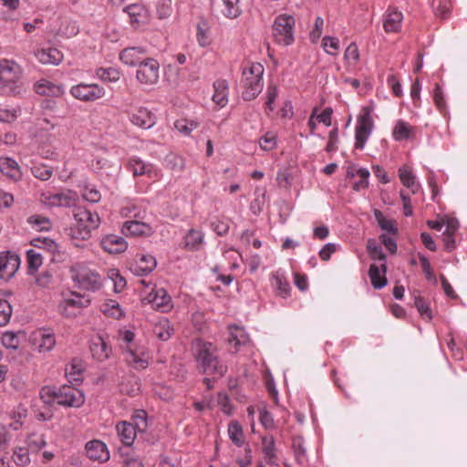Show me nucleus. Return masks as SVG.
<instances>
[{
    "label": "nucleus",
    "instance_id": "f257e3e1",
    "mask_svg": "<svg viewBox=\"0 0 467 467\" xmlns=\"http://www.w3.org/2000/svg\"><path fill=\"white\" fill-rule=\"evenodd\" d=\"M26 92L23 69L14 60H0V95L19 97Z\"/></svg>",
    "mask_w": 467,
    "mask_h": 467
},
{
    "label": "nucleus",
    "instance_id": "f03ea898",
    "mask_svg": "<svg viewBox=\"0 0 467 467\" xmlns=\"http://www.w3.org/2000/svg\"><path fill=\"white\" fill-rule=\"evenodd\" d=\"M195 358L198 366L205 374L223 377L227 371L226 366L218 359L216 347L210 342L196 341Z\"/></svg>",
    "mask_w": 467,
    "mask_h": 467
},
{
    "label": "nucleus",
    "instance_id": "7ed1b4c3",
    "mask_svg": "<svg viewBox=\"0 0 467 467\" xmlns=\"http://www.w3.org/2000/svg\"><path fill=\"white\" fill-rule=\"evenodd\" d=\"M263 74L264 67L260 63H251L244 67L240 85L244 100H252L261 93L264 87Z\"/></svg>",
    "mask_w": 467,
    "mask_h": 467
},
{
    "label": "nucleus",
    "instance_id": "20e7f679",
    "mask_svg": "<svg viewBox=\"0 0 467 467\" xmlns=\"http://www.w3.org/2000/svg\"><path fill=\"white\" fill-rule=\"evenodd\" d=\"M71 278L78 288L95 292L101 288V276L94 270L76 264L70 268Z\"/></svg>",
    "mask_w": 467,
    "mask_h": 467
},
{
    "label": "nucleus",
    "instance_id": "39448f33",
    "mask_svg": "<svg viewBox=\"0 0 467 467\" xmlns=\"http://www.w3.org/2000/svg\"><path fill=\"white\" fill-rule=\"evenodd\" d=\"M73 216L75 220L73 229L77 231L76 237L82 240L88 239L90 232L97 229L100 223L99 214L85 208L75 209Z\"/></svg>",
    "mask_w": 467,
    "mask_h": 467
},
{
    "label": "nucleus",
    "instance_id": "423d86ee",
    "mask_svg": "<svg viewBox=\"0 0 467 467\" xmlns=\"http://www.w3.org/2000/svg\"><path fill=\"white\" fill-rule=\"evenodd\" d=\"M295 17L282 14L275 17L273 24V36L275 42L283 46H290L295 40Z\"/></svg>",
    "mask_w": 467,
    "mask_h": 467
},
{
    "label": "nucleus",
    "instance_id": "0eeeda50",
    "mask_svg": "<svg viewBox=\"0 0 467 467\" xmlns=\"http://www.w3.org/2000/svg\"><path fill=\"white\" fill-rule=\"evenodd\" d=\"M374 127L372 119V109L370 107H364L358 117L355 129V148L363 150Z\"/></svg>",
    "mask_w": 467,
    "mask_h": 467
},
{
    "label": "nucleus",
    "instance_id": "6e6552de",
    "mask_svg": "<svg viewBox=\"0 0 467 467\" xmlns=\"http://www.w3.org/2000/svg\"><path fill=\"white\" fill-rule=\"evenodd\" d=\"M90 303L91 300L88 296L73 292L58 305V312L66 317H75Z\"/></svg>",
    "mask_w": 467,
    "mask_h": 467
},
{
    "label": "nucleus",
    "instance_id": "1a4fd4ad",
    "mask_svg": "<svg viewBox=\"0 0 467 467\" xmlns=\"http://www.w3.org/2000/svg\"><path fill=\"white\" fill-rule=\"evenodd\" d=\"M77 192L71 190H62L57 192H44L40 194L39 202L47 207H70L77 202Z\"/></svg>",
    "mask_w": 467,
    "mask_h": 467
},
{
    "label": "nucleus",
    "instance_id": "9d476101",
    "mask_svg": "<svg viewBox=\"0 0 467 467\" xmlns=\"http://www.w3.org/2000/svg\"><path fill=\"white\" fill-rule=\"evenodd\" d=\"M69 92L76 99L86 102L99 99L106 94L104 88L95 83H79L72 86Z\"/></svg>",
    "mask_w": 467,
    "mask_h": 467
},
{
    "label": "nucleus",
    "instance_id": "9b49d317",
    "mask_svg": "<svg viewBox=\"0 0 467 467\" xmlns=\"http://www.w3.org/2000/svg\"><path fill=\"white\" fill-rule=\"evenodd\" d=\"M138 67L136 78L140 84L151 86L158 82L160 64L156 59L150 57Z\"/></svg>",
    "mask_w": 467,
    "mask_h": 467
},
{
    "label": "nucleus",
    "instance_id": "f8f14e48",
    "mask_svg": "<svg viewBox=\"0 0 467 467\" xmlns=\"http://www.w3.org/2000/svg\"><path fill=\"white\" fill-rule=\"evenodd\" d=\"M84 402V394L78 389L67 385L57 389V403L58 405L79 408Z\"/></svg>",
    "mask_w": 467,
    "mask_h": 467
},
{
    "label": "nucleus",
    "instance_id": "ddd939ff",
    "mask_svg": "<svg viewBox=\"0 0 467 467\" xmlns=\"http://www.w3.org/2000/svg\"><path fill=\"white\" fill-rule=\"evenodd\" d=\"M151 307L161 313H169L173 308L171 296L164 288L153 287L145 297Z\"/></svg>",
    "mask_w": 467,
    "mask_h": 467
},
{
    "label": "nucleus",
    "instance_id": "4468645a",
    "mask_svg": "<svg viewBox=\"0 0 467 467\" xmlns=\"http://www.w3.org/2000/svg\"><path fill=\"white\" fill-rule=\"evenodd\" d=\"M124 356L127 364L134 369L141 370L149 366L150 356L144 347L129 346Z\"/></svg>",
    "mask_w": 467,
    "mask_h": 467
},
{
    "label": "nucleus",
    "instance_id": "2eb2a0df",
    "mask_svg": "<svg viewBox=\"0 0 467 467\" xmlns=\"http://www.w3.org/2000/svg\"><path fill=\"white\" fill-rule=\"evenodd\" d=\"M20 265V259L17 254L10 252L0 254V279L9 280L12 278Z\"/></svg>",
    "mask_w": 467,
    "mask_h": 467
},
{
    "label": "nucleus",
    "instance_id": "dca6fc26",
    "mask_svg": "<svg viewBox=\"0 0 467 467\" xmlns=\"http://www.w3.org/2000/svg\"><path fill=\"white\" fill-rule=\"evenodd\" d=\"M147 49L143 47H130L122 49L119 53V59L130 67H137L148 59Z\"/></svg>",
    "mask_w": 467,
    "mask_h": 467
},
{
    "label": "nucleus",
    "instance_id": "f3484780",
    "mask_svg": "<svg viewBox=\"0 0 467 467\" xmlns=\"http://www.w3.org/2000/svg\"><path fill=\"white\" fill-rule=\"evenodd\" d=\"M130 121L141 129H150L156 123L155 115L147 108L140 107L134 111H129Z\"/></svg>",
    "mask_w": 467,
    "mask_h": 467
},
{
    "label": "nucleus",
    "instance_id": "a211bd4d",
    "mask_svg": "<svg viewBox=\"0 0 467 467\" xmlns=\"http://www.w3.org/2000/svg\"><path fill=\"white\" fill-rule=\"evenodd\" d=\"M157 266V261L151 254H140L137 255V260L130 266L131 272L136 275H147Z\"/></svg>",
    "mask_w": 467,
    "mask_h": 467
},
{
    "label": "nucleus",
    "instance_id": "6ab92c4d",
    "mask_svg": "<svg viewBox=\"0 0 467 467\" xmlns=\"http://www.w3.org/2000/svg\"><path fill=\"white\" fill-rule=\"evenodd\" d=\"M32 340L34 346L40 353L51 351L56 345L54 334L47 329H40L35 332Z\"/></svg>",
    "mask_w": 467,
    "mask_h": 467
},
{
    "label": "nucleus",
    "instance_id": "aec40b11",
    "mask_svg": "<svg viewBox=\"0 0 467 467\" xmlns=\"http://www.w3.org/2000/svg\"><path fill=\"white\" fill-rule=\"evenodd\" d=\"M87 456L92 461L105 462L109 459V451L107 445L99 440H93L86 443Z\"/></svg>",
    "mask_w": 467,
    "mask_h": 467
},
{
    "label": "nucleus",
    "instance_id": "412c9836",
    "mask_svg": "<svg viewBox=\"0 0 467 467\" xmlns=\"http://www.w3.org/2000/svg\"><path fill=\"white\" fill-rule=\"evenodd\" d=\"M399 178L404 187L409 189L412 194H416L420 190V183L417 180L412 169L408 165H402L398 171Z\"/></svg>",
    "mask_w": 467,
    "mask_h": 467
},
{
    "label": "nucleus",
    "instance_id": "4be33fe9",
    "mask_svg": "<svg viewBox=\"0 0 467 467\" xmlns=\"http://www.w3.org/2000/svg\"><path fill=\"white\" fill-rule=\"evenodd\" d=\"M100 244L102 248L109 254H120L128 248L126 240L115 234L106 235L102 238Z\"/></svg>",
    "mask_w": 467,
    "mask_h": 467
},
{
    "label": "nucleus",
    "instance_id": "5701e85b",
    "mask_svg": "<svg viewBox=\"0 0 467 467\" xmlns=\"http://www.w3.org/2000/svg\"><path fill=\"white\" fill-rule=\"evenodd\" d=\"M116 431L120 441L128 447L134 443L137 432H139L131 422L125 420L116 425Z\"/></svg>",
    "mask_w": 467,
    "mask_h": 467
},
{
    "label": "nucleus",
    "instance_id": "b1692460",
    "mask_svg": "<svg viewBox=\"0 0 467 467\" xmlns=\"http://www.w3.org/2000/svg\"><path fill=\"white\" fill-rule=\"evenodd\" d=\"M403 20L401 12L389 9L384 15L383 27L386 33H397L400 30Z\"/></svg>",
    "mask_w": 467,
    "mask_h": 467
},
{
    "label": "nucleus",
    "instance_id": "393cba45",
    "mask_svg": "<svg viewBox=\"0 0 467 467\" xmlns=\"http://www.w3.org/2000/svg\"><path fill=\"white\" fill-rule=\"evenodd\" d=\"M90 352L96 360L103 362L109 358L111 348L101 337H97L91 341Z\"/></svg>",
    "mask_w": 467,
    "mask_h": 467
},
{
    "label": "nucleus",
    "instance_id": "a878e982",
    "mask_svg": "<svg viewBox=\"0 0 467 467\" xmlns=\"http://www.w3.org/2000/svg\"><path fill=\"white\" fill-rule=\"evenodd\" d=\"M0 171L13 181H19L22 178L20 166L10 157L0 158Z\"/></svg>",
    "mask_w": 467,
    "mask_h": 467
},
{
    "label": "nucleus",
    "instance_id": "bb28decb",
    "mask_svg": "<svg viewBox=\"0 0 467 467\" xmlns=\"http://www.w3.org/2000/svg\"><path fill=\"white\" fill-rule=\"evenodd\" d=\"M35 91L38 95L60 97L64 94L65 90L63 86L57 85L47 79H41L34 86Z\"/></svg>",
    "mask_w": 467,
    "mask_h": 467
},
{
    "label": "nucleus",
    "instance_id": "cd10ccee",
    "mask_svg": "<svg viewBox=\"0 0 467 467\" xmlns=\"http://www.w3.org/2000/svg\"><path fill=\"white\" fill-rule=\"evenodd\" d=\"M415 136V128L403 119H398L392 130V138L395 141L410 140Z\"/></svg>",
    "mask_w": 467,
    "mask_h": 467
},
{
    "label": "nucleus",
    "instance_id": "c85d7f7f",
    "mask_svg": "<svg viewBox=\"0 0 467 467\" xmlns=\"http://www.w3.org/2000/svg\"><path fill=\"white\" fill-rule=\"evenodd\" d=\"M36 57L42 64L58 65L63 59V54L55 47H47L38 50Z\"/></svg>",
    "mask_w": 467,
    "mask_h": 467
},
{
    "label": "nucleus",
    "instance_id": "c756f323",
    "mask_svg": "<svg viewBox=\"0 0 467 467\" xmlns=\"http://www.w3.org/2000/svg\"><path fill=\"white\" fill-rule=\"evenodd\" d=\"M128 170L134 176L144 175L145 173H154L155 177L159 176V171L150 164H145L142 161L136 158L130 159L128 162Z\"/></svg>",
    "mask_w": 467,
    "mask_h": 467
},
{
    "label": "nucleus",
    "instance_id": "7c9ffc66",
    "mask_svg": "<svg viewBox=\"0 0 467 467\" xmlns=\"http://www.w3.org/2000/svg\"><path fill=\"white\" fill-rule=\"evenodd\" d=\"M174 328L171 321L166 317H161L153 327L154 335L161 340H168L173 334Z\"/></svg>",
    "mask_w": 467,
    "mask_h": 467
},
{
    "label": "nucleus",
    "instance_id": "2f4dec72",
    "mask_svg": "<svg viewBox=\"0 0 467 467\" xmlns=\"http://www.w3.org/2000/svg\"><path fill=\"white\" fill-rule=\"evenodd\" d=\"M131 24H144L148 18V10L141 5L132 4L124 8Z\"/></svg>",
    "mask_w": 467,
    "mask_h": 467
},
{
    "label": "nucleus",
    "instance_id": "473e14b6",
    "mask_svg": "<svg viewBox=\"0 0 467 467\" xmlns=\"http://www.w3.org/2000/svg\"><path fill=\"white\" fill-rule=\"evenodd\" d=\"M121 231L126 235H147L150 232V227L142 222L127 221L123 223Z\"/></svg>",
    "mask_w": 467,
    "mask_h": 467
},
{
    "label": "nucleus",
    "instance_id": "72a5a7b5",
    "mask_svg": "<svg viewBox=\"0 0 467 467\" xmlns=\"http://www.w3.org/2000/svg\"><path fill=\"white\" fill-rule=\"evenodd\" d=\"M367 249L369 256L374 261H379L382 272H387L386 255L382 251L381 246L374 239H368Z\"/></svg>",
    "mask_w": 467,
    "mask_h": 467
},
{
    "label": "nucleus",
    "instance_id": "f704fd0d",
    "mask_svg": "<svg viewBox=\"0 0 467 467\" xmlns=\"http://www.w3.org/2000/svg\"><path fill=\"white\" fill-rule=\"evenodd\" d=\"M214 93L213 101L219 107H224L228 102V85L225 80H217L213 84Z\"/></svg>",
    "mask_w": 467,
    "mask_h": 467
},
{
    "label": "nucleus",
    "instance_id": "c9c22d12",
    "mask_svg": "<svg viewBox=\"0 0 467 467\" xmlns=\"http://www.w3.org/2000/svg\"><path fill=\"white\" fill-rule=\"evenodd\" d=\"M271 285L280 296L284 298L288 296L290 285L282 273L275 272L271 275Z\"/></svg>",
    "mask_w": 467,
    "mask_h": 467
},
{
    "label": "nucleus",
    "instance_id": "e433bc0d",
    "mask_svg": "<svg viewBox=\"0 0 467 467\" xmlns=\"http://www.w3.org/2000/svg\"><path fill=\"white\" fill-rule=\"evenodd\" d=\"M262 451L268 464H274L276 459L275 438L272 435L262 437Z\"/></svg>",
    "mask_w": 467,
    "mask_h": 467
},
{
    "label": "nucleus",
    "instance_id": "4c0bfd02",
    "mask_svg": "<svg viewBox=\"0 0 467 467\" xmlns=\"http://www.w3.org/2000/svg\"><path fill=\"white\" fill-rule=\"evenodd\" d=\"M228 342L235 348L244 345L248 342L249 337L243 327L236 325L229 327Z\"/></svg>",
    "mask_w": 467,
    "mask_h": 467
},
{
    "label": "nucleus",
    "instance_id": "58836bf2",
    "mask_svg": "<svg viewBox=\"0 0 467 467\" xmlns=\"http://www.w3.org/2000/svg\"><path fill=\"white\" fill-rule=\"evenodd\" d=\"M220 12L227 18L234 19L240 16V0H221Z\"/></svg>",
    "mask_w": 467,
    "mask_h": 467
},
{
    "label": "nucleus",
    "instance_id": "ea45409f",
    "mask_svg": "<svg viewBox=\"0 0 467 467\" xmlns=\"http://www.w3.org/2000/svg\"><path fill=\"white\" fill-rule=\"evenodd\" d=\"M203 243V234L191 229L184 236V246L190 251H198Z\"/></svg>",
    "mask_w": 467,
    "mask_h": 467
},
{
    "label": "nucleus",
    "instance_id": "a19ab883",
    "mask_svg": "<svg viewBox=\"0 0 467 467\" xmlns=\"http://www.w3.org/2000/svg\"><path fill=\"white\" fill-rule=\"evenodd\" d=\"M386 272H382L380 265H371L368 271V275L372 286L375 289H381L387 285Z\"/></svg>",
    "mask_w": 467,
    "mask_h": 467
},
{
    "label": "nucleus",
    "instance_id": "79ce46f5",
    "mask_svg": "<svg viewBox=\"0 0 467 467\" xmlns=\"http://www.w3.org/2000/svg\"><path fill=\"white\" fill-rule=\"evenodd\" d=\"M100 310L108 317L120 319L124 317V311L116 300L108 299L101 306Z\"/></svg>",
    "mask_w": 467,
    "mask_h": 467
},
{
    "label": "nucleus",
    "instance_id": "37998d69",
    "mask_svg": "<svg viewBox=\"0 0 467 467\" xmlns=\"http://www.w3.org/2000/svg\"><path fill=\"white\" fill-rule=\"evenodd\" d=\"M228 435L230 440L235 444L237 447H242L244 442V431L241 424L233 420L228 425Z\"/></svg>",
    "mask_w": 467,
    "mask_h": 467
},
{
    "label": "nucleus",
    "instance_id": "c03bdc74",
    "mask_svg": "<svg viewBox=\"0 0 467 467\" xmlns=\"http://www.w3.org/2000/svg\"><path fill=\"white\" fill-rule=\"evenodd\" d=\"M293 449L296 462L300 465H306L308 462L306 449L304 446V441L301 437L294 438Z\"/></svg>",
    "mask_w": 467,
    "mask_h": 467
},
{
    "label": "nucleus",
    "instance_id": "a18cd8bd",
    "mask_svg": "<svg viewBox=\"0 0 467 467\" xmlns=\"http://www.w3.org/2000/svg\"><path fill=\"white\" fill-rule=\"evenodd\" d=\"M31 244L34 245L36 248L42 249L53 254L58 251V246L57 243L53 239L47 237L34 238L31 241Z\"/></svg>",
    "mask_w": 467,
    "mask_h": 467
},
{
    "label": "nucleus",
    "instance_id": "49530a36",
    "mask_svg": "<svg viewBox=\"0 0 467 467\" xmlns=\"http://www.w3.org/2000/svg\"><path fill=\"white\" fill-rule=\"evenodd\" d=\"M165 165L174 172H182L185 168V160L180 155L170 153L165 158Z\"/></svg>",
    "mask_w": 467,
    "mask_h": 467
},
{
    "label": "nucleus",
    "instance_id": "de8ad7c7",
    "mask_svg": "<svg viewBox=\"0 0 467 467\" xmlns=\"http://www.w3.org/2000/svg\"><path fill=\"white\" fill-rule=\"evenodd\" d=\"M27 222L36 231H49L52 228L51 221L46 216L38 214L31 215L27 219Z\"/></svg>",
    "mask_w": 467,
    "mask_h": 467
},
{
    "label": "nucleus",
    "instance_id": "09e8293b",
    "mask_svg": "<svg viewBox=\"0 0 467 467\" xmlns=\"http://www.w3.org/2000/svg\"><path fill=\"white\" fill-rule=\"evenodd\" d=\"M196 38L198 44L202 47H208L211 44V37L207 23L202 21L196 26Z\"/></svg>",
    "mask_w": 467,
    "mask_h": 467
},
{
    "label": "nucleus",
    "instance_id": "8fccbe9b",
    "mask_svg": "<svg viewBox=\"0 0 467 467\" xmlns=\"http://www.w3.org/2000/svg\"><path fill=\"white\" fill-rule=\"evenodd\" d=\"M431 5L435 16L440 18H446L451 13V0H432Z\"/></svg>",
    "mask_w": 467,
    "mask_h": 467
},
{
    "label": "nucleus",
    "instance_id": "3c124183",
    "mask_svg": "<svg viewBox=\"0 0 467 467\" xmlns=\"http://www.w3.org/2000/svg\"><path fill=\"white\" fill-rule=\"evenodd\" d=\"M31 172L35 178L41 181L49 180L53 174L52 169L43 163H33Z\"/></svg>",
    "mask_w": 467,
    "mask_h": 467
},
{
    "label": "nucleus",
    "instance_id": "603ef678",
    "mask_svg": "<svg viewBox=\"0 0 467 467\" xmlns=\"http://www.w3.org/2000/svg\"><path fill=\"white\" fill-rule=\"evenodd\" d=\"M28 271L34 274L42 265L43 256L40 253L34 249H29L26 252Z\"/></svg>",
    "mask_w": 467,
    "mask_h": 467
},
{
    "label": "nucleus",
    "instance_id": "864d4df0",
    "mask_svg": "<svg viewBox=\"0 0 467 467\" xmlns=\"http://www.w3.org/2000/svg\"><path fill=\"white\" fill-rule=\"evenodd\" d=\"M131 422L134 427L138 430L139 432H144L146 431L148 428V420H147V413L143 410H136L131 418Z\"/></svg>",
    "mask_w": 467,
    "mask_h": 467
},
{
    "label": "nucleus",
    "instance_id": "5fc2aeb1",
    "mask_svg": "<svg viewBox=\"0 0 467 467\" xmlns=\"http://www.w3.org/2000/svg\"><path fill=\"white\" fill-rule=\"evenodd\" d=\"M66 377L71 384H78L82 381V368L74 363L66 367Z\"/></svg>",
    "mask_w": 467,
    "mask_h": 467
},
{
    "label": "nucleus",
    "instance_id": "6e6d98bb",
    "mask_svg": "<svg viewBox=\"0 0 467 467\" xmlns=\"http://www.w3.org/2000/svg\"><path fill=\"white\" fill-rule=\"evenodd\" d=\"M96 76L103 81L116 82L119 79V72L112 67L98 68Z\"/></svg>",
    "mask_w": 467,
    "mask_h": 467
},
{
    "label": "nucleus",
    "instance_id": "4d7b16f0",
    "mask_svg": "<svg viewBox=\"0 0 467 467\" xmlns=\"http://www.w3.org/2000/svg\"><path fill=\"white\" fill-rule=\"evenodd\" d=\"M1 341L5 348L13 350H16L20 345L18 335L12 331L5 332L1 337Z\"/></svg>",
    "mask_w": 467,
    "mask_h": 467
},
{
    "label": "nucleus",
    "instance_id": "13d9d810",
    "mask_svg": "<svg viewBox=\"0 0 467 467\" xmlns=\"http://www.w3.org/2000/svg\"><path fill=\"white\" fill-rule=\"evenodd\" d=\"M13 460L18 466H26L30 462L28 449L25 447H16L13 453Z\"/></svg>",
    "mask_w": 467,
    "mask_h": 467
},
{
    "label": "nucleus",
    "instance_id": "bf43d9fd",
    "mask_svg": "<svg viewBox=\"0 0 467 467\" xmlns=\"http://www.w3.org/2000/svg\"><path fill=\"white\" fill-rule=\"evenodd\" d=\"M57 389L43 387L39 392L41 400L47 406L57 403Z\"/></svg>",
    "mask_w": 467,
    "mask_h": 467
},
{
    "label": "nucleus",
    "instance_id": "052dcab7",
    "mask_svg": "<svg viewBox=\"0 0 467 467\" xmlns=\"http://www.w3.org/2000/svg\"><path fill=\"white\" fill-rule=\"evenodd\" d=\"M197 122L188 119H178L174 122V128L182 134L189 136L197 128Z\"/></svg>",
    "mask_w": 467,
    "mask_h": 467
},
{
    "label": "nucleus",
    "instance_id": "680f3d73",
    "mask_svg": "<svg viewBox=\"0 0 467 467\" xmlns=\"http://www.w3.org/2000/svg\"><path fill=\"white\" fill-rule=\"evenodd\" d=\"M12 306L5 299H0V327H4L10 321Z\"/></svg>",
    "mask_w": 467,
    "mask_h": 467
},
{
    "label": "nucleus",
    "instance_id": "e2e57ef3",
    "mask_svg": "<svg viewBox=\"0 0 467 467\" xmlns=\"http://www.w3.org/2000/svg\"><path fill=\"white\" fill-rule=\"evenodd\" d=\"M375 217L378 221L379 227L382 230L387 231L388 233L395 234L397 232V227L395 223L392 220H389L383 216L381 212L375 211Z\"/></svg>",
    "mask_w": 467,
    "mask_h": 467
},
{
    "label": "nucleus",
    "instance_id": "0e129e2a",
    "mask_svg": "<svg viewBox=\"0 0 467 467\" xmlns=\"http://www.w3.org/2000/svg\"><path fill=\"white\" fill-rule=\"evenodd\" d=\"M82 197L92 203H97L101 199L100 192L94 185H87L84 188Z\"/></svg>",
    "mask_w": 467,
    "mask_h": 467
},
{
    "label": "nucleus",
    "instance_id": "69168bd1",
    "mask_svg": "<svg viewBox=\"0 0 467 467\" xmlns=\"http://www.w3.org/2000/svg\"><path fill=\"white\" fill-rule=\"evenodd\" d=\"M109 277L113 282L114 291L116 293L121 292L126 286V280L123 276H121L118 270L110 269L109 271Z\"/></svg>",
    "mask_w": 467,
    "mask_h": 467
},
{
    "label": "nucleus",
    "instance_id": "338daca9",
    "mask_svg": "<svg viewBox=\"0 0 467 467\" xmlns=\"http://www.w3.org/2000/svg\"><path fill=\"white\" fill-rule=\"evenodd\" d=\"M322 46L327 54L336 56L339 49V41L337 37L325 36L322 40Z\"/></svg>",
    "mask_w": 467,
    "mask_h": 467
},
{
    "label": "nucleus",
    "instance_id": "774afa93",
    "mask_svg": "<svg viewBox=\"0 0 467 467\" xmlns=\"http://www.w3.org/2000/svg\"><path fill=\"white\" fill-rule=\"evenodd\" d=\"M345 60L352 66H355L359 59V51L355 43H351L347 47L344 53Z\"/></svg>",
    "mask_w": 467,
    "mask_h": 467
}]
</instances>
